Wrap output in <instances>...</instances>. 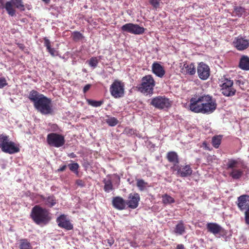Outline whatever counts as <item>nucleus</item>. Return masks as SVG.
<instances>
[{
  "instance_id": "obj_30",
  "label": "nucleus",
  "mask_w": 249,
  "mask_h": 249,
  "mask_svg": "<svg viewBox=\"0 0 249 249\" xmlns=\"http://www.w3.org/2000/svg\"><path fill=\"white\" fill-rule=\"evenodd\" d=\"M99 59L97 58V57H92L90 59L88 60L87 61V63H88L89 66L92 68L93 69L95 68L98 63H99Z\"/></svg>"
},
{
  "instance_id": "obj_37",
  "label": "nucleus",
  "mask_w": 249,
  "mask_h": 249,
  "mask_svg": "<svg viewBox=\"0 0 249 249\" xmlns=\"http://www.w3.org/2000/svg\"><path fill=\"white\" fill-rule=\"evenodd\" d=\"M106 122L109 125L114 126L118 124V121L115 117H110L106 120Z\"/></svg>"
},
{
  "instance_id": "obj_47",
  "label": "nucleus",
  "mask_w": 249,
  "mask_h": 249,
  "mask_svg": "<svg viewBox=\"0 0 249 249\" xmlns=\"http://www.w3.org/2000/svg\"><path fill=\"white\" fill-rule=\"evenodd\" d=\"M176 249H185V248L182 244H178L177 245Z\"/></svg>"
},
{
  "instance_id": "obj_45",
  "label": "nucleus",
  "mask_w": 249,
  "mask_h": 249,
  "mask_svg": "<svg viewBox=\"0 0 249 249\" xmlns=\"http://www.w3.org/2000/svg\"><path fill=\"white\" fill-rule=\"evenodd\" d=\"M44 45L46 47L47 49L51 47L50 41L46 38L44 39Z\"/></svg>"
},
{
  "instance_id": "obj_6",
  "label": "nucleus",
  "mask_w": 249,
  "mask_h": 249,
  "mask_svg": "<svg viewBox=\"0 0 249 249\" xmlns=\"http://www.w3.org/2000/svg\"><path fill=\"white\" fill-rule=\"evenodd\" d=\"M123 34L125 33L140 35H142L145 31V29L139 24L128 23L123 25L121 28Z\"/></svg>"
},
{
  "instance_id": "obj_11",
  "label": "nucleus",
  "mask_w": 249,
  "mask_h": 249,
  "mask_svg": "<svg viewBox=\"0 0 249 249\" xmlns=\"http://www.w3.org/2000/svg\"><path fill=\"white\" fill-rule=\"evenodd\" d=\"M233 81L227 78H224L222 81L221 85V93L225 96H232L236 92V90L233 87Z\"/></svg>"
},
{
  "instance_id": "obj_39",
  "label": "nucleus",
  "mask_w": 249,
  "mask_h": 249,
  "mask_svg": "<svg viewBox=\"0 0 249 249\" xmlns=\"http://www.w3.org/2000/svg\"><path fill=\"white\" fill-rule=\"evenodd\" d=\"M68 166L70 170L77 174L78 173V169L79 166L77 163L69 164Z\"/></svg>"
},
{
  "instance_id": "obj_44",
  "label": "nucleus",
  "mask_w": 249,
  "mask_h": 249,
  "mask_svg": "<svg viewBox=\"0 0 249 249\" xmlns=\"http://www.w3.org/2000/svg\"><path fill=\"white\" fill-rule=\"evenodd\" d=\"M47 50L53 56L57 55V52L54 48L50 47V48L47 49Z\"/></svg>"
},
{
  "instance_id": "obj_42",
  "label": "nucleus",
  "mask_w": 249,
  "mask_h": 249,
  "mask_svg": "<svg viewBox=\"0 0 249 249\" xmlns=\"http://www.w3.org/2000/svg\"><path fill=\"white\" fill-rule=\"evenodd\" d=\"M8 137L5 135H0V148L2 150V146L5 145Z\"/></svg>"
},
{
  "instance_id": "obj_7",
  "label": "nucleus",
  "mask_w": 249,
  "mask_h": 249,
  "mask_svg": "<svg viewBox=\"0 0 249 249\" xmlns=\"http://www.w3.org/2000/svg\"><path fill=\"white\" fill-rule=\"evenodd\" d=\"M237 206L239 209L245 212V221L249 225V196L242 195L238 197Z\"/></svg>"
},
{
  "instance_id": "obj_34",
  "label": "nucleus",
  "mask_w": 249,
  "mask_h": 249,
  "mask_svg": "<svg viewBox=\"0 0 249 249\" xmlns=\"http://www.w3.org/2000/svg\"><path fill=\"white\" fill-rule=\"evenodd\" d=\"M147 183L142 179H138L137 181V186L141 191L145 189Z\"/></svg>"
},
{
  "instance_id": "obj_32",
  "label": "nucleus",
  "mask_w": 249,
  "mask_h": 249,
  "mask_svg": "<svg viewBox=\"0 0 249 249\" xmlns=\"http://www.w3.org/2000/svg\"><path fill=\"white\" fill-rule=\"evenodd\" d=\"M14 6L21 10H24V6L22 0H11Z\"/></svg>"
},
{
  "instance_id": "obj_38",
  "label": "nucleus",
  "mask_w": 249,
  "mask_h": 249,
  "mask_svg": "<svg viewBox=\"0 0 249 249\" xmlns=\"http://www.w3.org/2000/svg\"><path fill=\"white\" fill-rule=\"evenodd\" d=\"M149 2L154 9L157 10L160 8L161 1V0H149Z\"/></svg>"
},
{
  "instance_id": "obj_20",
  "label": "nucleus",
  "mask_w": 249,
  "mask_h": 249,
  "mask_svg": "<svg viewBox=\"0 0 249 249\" xmlns=\"http://www.w3.org/2000/svg\"><path fill=\"white\" fill-rule=\"evenodd\" d=\"M112 204L114 208L121 210L125 208L126 203L123 198L120 196H116L113 198Z\"/></svg>"
},
{
  "instance_id": "obj_17",
  "label": "nucleus",
  "mask_w": 249,
  "mask_h": 249,
  "mask_svg": "<svg viewBox=\"0 0 249 249\" xmlns=\"http://www.w3.org/2000/svg\"><path fill=\"white\" fill-rule=\"evenodd\" d=\"M140 200V196L137 193L130 194L129 195L126 204L131 209L136 208Z\"/></svg>"
},
{
  "instance_id": "obj_12",
  "label": "nucleus",
  "mask_w": 249,
  "mask_h": 249,
  "mask_svg": "<svg viewBox=\"0 0 249 249\" xmlns=\"http://www.w3.org/2000/svg\"><path fill=\"white\" fill-rule=\"evenodd\" d=\"M208 231L213 233L216 237H220L225 234V230L216 223H209L207 224Z\"/></svg>"
},
{
  "instance_id": "obj_15",
  "label": "nucleus",
  "mask_w": 249,
  "mask_h": 249,
  "mask_svg": "<svg viewBox=\"0 0 249 249\" xmlns=\"http://www.w3.org/2000/svg\"><path fill=\"white\" fill-rule=\"evenodd\" d=\"M233 44L238 50L242 51L249 46V41L241 36H238L234 39Z\"/></svg>"
},
{
  "instance_id": "obj_8",
  "label": "nucleus",
  "mask_w": 249,
  "mask_h": 249,
  "mask_svg": "<svg viewBox=\"0 0 249 249\" xmlns=\"http://www.w3.org/2000/svg\"><path fill=\"white\" fill-rule=\"evenodd\" d=\"M47 141L51 146L60 147L63 146L65 142L64 137L56 133H51L47 135Z\"/></svg>"
},
{
  "instance_id": "obj_13",
  "label": "nucleus",
  "mask_w": 249,
  "mask_h": 249,
  "mask_svg": "<svg viewBox=\"0 0 249 249\" xmlns=\"http://www.w3.org/2000/svg\"><path fill=\"white\" fill-rule=\"evenodd\" d=\"M198 76L201 80H206L210 74V69L208 65L203 62L198 63L197 67Z\"/></svg>"
},
{
  "instance_id": "obj_27",
  "label": "nucleus",
  "mask_w": 249,
  "mask_h": 249,
  "mask_svg": "<svg viewBox=\"0 0 249 249\" xmlns=\"http://www.w3.org/2000/svg\"><path fill=\"white\" fill-rule=\"evenodd\" d=\"M20 249H32V247L30 242L26 239H21L19 242Z\"/></svg>"
},
{
  "instance_id": "obj_24",
  "label": "nucleus",
  "mask_w": 249,
  "mask_h": 249,
  "mask_svg": "<svg viewBox=\"0 0 249 249\" xmlns=\"http://www.w3.org/2000/svg\"><path fill=\"white\" fill-rule=\"evenodd\" d=\"M167 159L170 162H172L174 165H178L179 162L178 156L175 152H170L167 154Z\"/></svg>"
},
{
  "instance_id": "obj_51",
  "label": "nucleus",
  "mask_w": 249,
  "mask_h": 249,
  "mask_svg": "<svg viewBox=\"0 0 249 249\" xmlns=\"http://www.w3.org/2000/svg\"><path fill=\"white\" fill-rule=\"evenodd\" d=\"M45 3H49L50 1V0H42Z\"/></svg>"
},
{
  "instance_id": "obj_46",
  "label": "nucleus",
  "mask_w": 249,
  "mask_h": 249,
  "mask_svg": "<svg viewBox=\"0 0 249 249\" xmlns=\"http://www.w3.org/2000/svg\"><path fill=\"white\" fill-rule=\"evenodd\" d=\"M91 87L90 84H87L83 88V91L84 93H86L87 91L89 90V89Z\"/></svg>"
},
{
  "instance_id": "obj_16",
  "label": "nucleus",
  "mask_w": 249,
  "mask_h": 249,
  "mask_svg": "<svg viewBox=\"0 0 249 249\" xmlns=\"http://www.w3.org/2000/svg\"><path fill=\"white\" fill-rule=\"evenodd\" d=\"M19 151L18 146L13 142L7 140L5 144L2 146V151L10 154L17 153Z\"/></svg>"
},
{
  "instance_id": "obj_18",
  "label": "nucleus",
  "mask_w": 249,
  "mask_h": 249,
  "mask_svg": "<svg viewBox=\"0 0 249 249\" xmlns=\"http://www.w3.org/2000/svg\"><path fill=\"white\" fill-rule=\"evenodd\" d=\"M57 223L59 227L64 228L67 230H70L72 229V224L67 218L66 216L62 214L57 218Z\"/></svg>"
},
{
  "instance_id": "obj_19",
  "label": "nucleus",
  "mask_w": 249,
  "mask_h": 249,
  "mask_svg": "<svg viewBox=\"0 0 249 249\" xmlns=\"http://www.w3.org/2000/svg\"><path fill=\"white\" fill-rule=\"evenodd\" d=\"M152 71L156 76L160 78L162 77L165 73L163 66L158 62H154L152 64Z\"/></svg>"
},
{
  "instance_id": "obj_41",
  "label": "nucleus",
  "mask_w": 249,
  "mask_h": 249,
  "mask_svg": "<svg viewBox=\"0 0 249 249\" xmlns=\"http://www.w3.org/2000/svg\"><path fill=\"white\" fill-rule=\"evenodd\" d=\"M72 37L75 41H79L81 40L83 36L82 35L78 32H74L72 33Z\"/></svg>"
},
{
  "instance_id": "obj_21",
  "label": "nucleus",
  "mask_w": 249,
  "mask_h": 249,
  "mask_svg": "<svg viewBox=\"0 0 249 249\" xmlns=\"http://www.w3.org/2000/svg\"><path fill=\"white\" fill-rule=\"evenodd\" d=\"M181 70L185 74H188L191 75L195 74L196 72V67L193 63H184Z\"/></svg>"
},
{
  "instance_id": "obj_36",
  "label": "nucleus",
  "mask_w": 249,
  "mask_h": 249,
  "mask_svg": "<svg viewBox=\"0 0 249 249\" xmlns=\"http://www.w3.org/2000/svg\"><path fill=\"white\" fill-rule=\"evenodd\" d=\"M162 200L165 204L172 203L175 201L173 197L167 195H164L162 196Z\"/></svg>"
},
{
  "instance_id": "obj_52",
  "label": "nucleus",
  "mask_w": 249,
  "mask_h": 249,
  "mask_svg": "<svg viewBox=\"0 0 249 249\" xmlns=\"http://www.w3.org/2000/svg\"><path fill=\"white\" fill-rule=\"evenodd\" d=\"M0 4H1V6H4L3 0H0Z\"/></svg>"
},
{
  "instance_id": "obj_1",
  "label": "nucleus",
  "mask_w": 249,
  "mask_h": 249,
  "mask_svg": "<svg viewBox=\"0 0 249 249\" xmlns=\"http://www.w3.org/2000/svg\"><path fill=\"white\" fill-rule=\"evenodd\" d=\"M29 99L34 103L35 108L42 114H51L52 111V101L36 90H31Z\"/></svg>"
},
{
  "instance_id": "obj_28",
  "label": "nucleus",
  "mask_w": 249,
  "mask_h": 249,
  "mask_svg": "<svg viewBox=\"0 0 249 249\" xmlns=\"http://www.w3.org/2000/svg\"><path fill=\"white\" fill-rule=\"evenodd\" d=\"M245 9L242 7H235L233 11V15L240 17L243 15H245Z\"/></svg>"
},
{
  "instance_id": "obj_4",
  "label": "nucleus",
  "mask_w": 249,
  "mask_h": 249,
  "mask_svg": "<svg viewBox=\"0 0 249 249\" xmlns=\"http://www.w3.org/2000/svg\"><path fill=\"white\" fill-rule=\"evenodd\" d=\"M155 85L153 77L151 75H147L142 77L139 90L142 93L151 94L153 93Z\"/></svg>"
},
{
  "instance_id": "obj_31",
  "label": "nucleus",
  "mask_w": 249,
  "mask_h": 249,
  "mask_svg": "<svg viewBox=\"0 0 249 249\" xmlns=\"http://www.w3.org/2000/svg\"><path fill=\"white\" fill-rule=\"evenodd\" d=\"M221 142V136H214L212 139V144L213 146L216 148H218Z\"/></svg>"
},
{
  "instance_id": "obj_35",
  "label": "nucleus",
  "mask_w": 249,
  "mask_h": 249,
  "mask_svg": "<svg viewBox=\"0 0 249 249\" xmlns=\"http://www.w3.org/2000/svg\"><path fill=\"white\" fill-rule=\"evenodd\" d=\"M104 190L107 192H109L113 189V186L110 180L108 179L104 181Z\"/></svg>"
},
{
  "instance_id": "obj_29",
  "label": "nucleus",
  "mask_w": 249,
  "mask_h": 249,
  "mask_svg": "<svg viewBox=\"0 0 249 249\" xmlns=\"http://www.w3.org/2000/svg\"><path fill=\"white\" fill-rule=\"evenodd\" d=\"M185 231V228L182 222L178 223L175 228V232L178 235H182Z\"/></svg>"
},
{
  "instance_id": "obj_25",
  "label": "nucleus",
  "mask_w": 249,
  "mask_h": 249,
  "mask_svg": "<svg viewBox=\"0 0 249 249\" xmlns=\"http://www.w3.org/2000/svg\"><path fill=\"white\" fill-rule=\"evenodd\" d=\"M42 200L46 205L52 207L56 204V199L53 196H49L47 197H42Z\"/></svg>"
},
{
  "instance_id": "obj_40",
  "label": "nucleus",
  "mask_w": 249,
  "mask_h": 249,
  "mask_svg": "<svg viewBox=\"0 0 249 249\" xmlns=\"http://www.w3.org/2000/svg\"><path fill=\"white\" fill-rule=\"evenodd\" d=\"M88 102L89 105H90L94 107H100L103 104L102 101H95V100H88Z\"/></svg>"
},
{
  "instance_id": "obj_14",
  "label": "nucleus",
  "mask_w": 249,
  "mask_h": 249,
  "mask_svg": "<svg viewBox=\"0 0 249 249\" xmlns=\"http://www.w3.org/2000/svg\"><path fill=\"white\" fill-rule=\"evenodd\" d=\"M173 170L177 171V174L181 177H186L190 176L192 173V170L190 165H187L180 166L179 165H174L172 167Z\"/></svg>"
},
{
  "instance_id": "obj_5",
  "label": "nucleus",
  "mask_w": 249,
  "mask_h": 249,
  "mask_svg": "<svg viewBox=\"0 0 249 249\" xmlns=\"http://www.w3.org/2000/svg\"><path fill=\"white\" fill-rule=\"evenodd\" d=\"M111 95L115 98L122 97L124 93V84L119 80H115L111 85L109 89Z\"/></svg>"
},
{
  "instance_id": "obj_10",
  "label": "nucleus",
  "mask_w": 249,
  "mask_h": 249,
  "mask_svg": "<svg viewBox=\"0 0 249 249\" xmlns=\"http://www.w3.org/2000/svg\"><path fill=\"white\" fill-rule=\"evenodd\" d=\"M150 105L158 109L167 108L170 107L169 99L165 96H158L151 99Z\"/></svg>"
},
{
  "instance_id": "obj_33",
  "label": "nucleus",
  "mask_w": 249,
  "mask_h": 249,
  "mask_svg": "<svg viewBox=\"0 0 249 249\" xmlns=\"http://www.w3.org/2000/svg\"><path fill=\"white\" fill-rule=\"evenodd\" d=\"M238 162L237 160H230L228 161L227 163V166L228 169H231L232 170L233 169H235L238 168Z\"/></svg>"
},
{
  "instance_id": "obj_43",
  "label": "nucleus",
  "mask_w": 249,
  "mask_h": 249,
  "mask_svg": "<svg viewBox=\"0 0 249 249\" xmlns=\"http://www.w3.org/2000/svg\"><path fill=\"white\" fill-rule=\"evenodd\" d=\"M7 85V83L5 79L3 77L0 78V89L3 88Z\"/></svg>"
},
{
  "instance_id": "obj_50",
  "label": "nucleus",
  "mask_w": 249,
  "mask_h": 249,
  "mask_svg": "<svg viewBox=\"0 0 249 249\" xmlns=\"http://www.w3.org/2000/svg\"><path fill=\"white\" fill-rule=\"evenodd\" d=\"M70 157L71 158H74L76 157V156L73 153H72L70 154Z\"/></svg>"
},
{
  "instance_id": "obj_9",
  "label": "nucleus",
  "mask_w": 249,
  "mask_h": 249,
  "mask_svg": "<svg viewBox=\"0 0 249 249\" xmlns=\"http://www.w3.org/2000/svg\"><path fill=\"white\" fill-rule=\"evenodd\" d=\"M202 95H195L190 101L188 108L195 113H202Z\"/></svg>"
},
{
  "instance_id": "obj_49",
  "label": "nucleus",
  "mask_w": 249,
  "mask_h": 249,
  "mask_svg": "<svg viewBox=\"0 0 249 249\" xmlns=\"http://www.w3.org/2000/svg\"><path fill=\"white\" fill-rule=\"evenodd\" d=\"M76 183L78 185H80V186H82L83 185V183H82V181L81 180H78L76 181Z\"/></svg>"
},
{
  "instance_id": "obj_3",
  "label": "nucleus",
  "mask_w": 249,
  "mask_h": 249,
  "mask_svg": "<svg viewBox=\"0 0 249 249\" xmlns=\"http://www.w3.org/2000/svg\"><path fill=\"white\" fill-rule=\"evenodd\" d=\"M202 113L211 114L216 108L215 100L209 95L203 94Z\"/></svg>"
},
{
  "instance_id": "obj_48",
  "label": "nucleus",
  "mask_w": 249,
  "mask_h": 249,
  "mask_svg": "<svg viewBox=\"0 0 249 249\" xmlns=\"http://www.w3.org/2000/svg\"><path fill=\"white\" fill-rule=\"evenodd\" d=\"M66 168V165H63V166L61 167L59 169H58V171H63L65 170Z\"/></svg>"
},
{
  "instance_id": "obj_23",
  "label": "nucleus",
  "mask_w": 249,
  "mask_h": 249,
  "mask_svg": "<svg viewBox=\"0 0 249 249\" xmlns=\"http://www.w3.org/2000/svg\"><path fill=\"white\" fill-rule=\"evenodd\" d=\"M14 5L11 0L9 1H7L5 5L2 7H4L7 11L8 14L11 16H14L15 15L16 11L14 8Z\"/></svg>"
},
{
  "instance_id": "obj_2",
  "label": "nucleus",
  "mask_w": 249,
  "mask_h": 249,
  "mask_svg": "<svg viewBox=\"0 0 249 249\" xmlns=\"http://www.w3.org/2000/svg\"><path fill=\"white\" fill-rule=\"evenodd\" d=\"M31 215L34 222L38 225H45L50 220L48 212L38 205L33 208Z\"/></svg>"
},
{
  "instance_id": "obj_26",
  "label": "nucleus",
  "mask_w": 249,
  "mask_h": 249,
  "mask_svg": "<svg viewBox=\"0 0 249 249\" xmlns=\"http://www.w3.org/2000/svg\"><path fill=\"white\" fill-rule=\"evenodd\" d=\"M243 174V171L241 169L238 168L233 169L231 171L230 173V176L233 179H238L241 177Z\"/></svg>"
},
{
  "instance_id": "obj_22",
  "label": "nucleus",
  "mask_w": 249,
  "mask_h": 249,
  "mask_svg": "<svg viewBox=\"0 0 249 249\" xmlns=\"http://www.w3.org/2000/svg\"><path fill=\"white\" fill-rule=\"evenodd\" d=\"M239 66L243 70H249V57L247 56H243L240 59Z\"/></svg>"
}]
</instances>
